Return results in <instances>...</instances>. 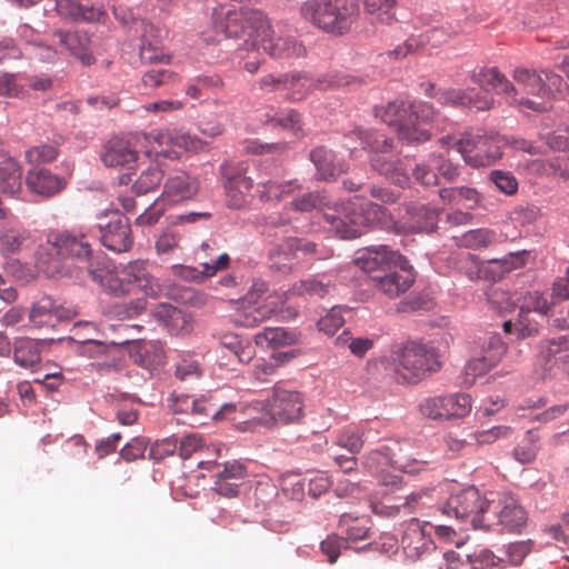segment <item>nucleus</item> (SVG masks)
Listing matches in <instances>:
<instances>
[{
	"label": "nucleus",
	"instance_id": "obj_1",
	"mask_svg": "<svg viewBox=\"0 0 569 569\" xmlns=\"http://www.w3.org/2000/svg\"><path fill=\"white\" fill-rule=\"evenodd\" d=\"M212 27L221 39H241L251 47L260 46L270 57L300 58L306 47L295 36L283 34V26L272 27L264 13L257 9L219 3L212 8Z\"/></svg>",
	"mask_w": 569,
	"mask_h": 569
},
{
	"label": "nucleus",
	"instance_id": "obj_2",
	"mask_svg": "<svg viewBox=\"0 0 569 569\" xmlns=\"http://www.w3.org/2000/svg\"><path fill=\"white\" fill-rule=\"evenodd\" d=\"M375 114L389 127H395L400 140L421 143L430 139V132L418 127L419 122H432L441 131L452 123L427 101L393 100L385 107H376Z\"/></svg>",
	"mask_w": 569,
	"mask_h": 569
},
{
	"label": "nucleus",
	"instance_id": "obj_3",
	"mask_svg": "<svg viewBox=\"0 0 569 569\" xmlns=\"http://www.w3.org/2000/svg\"><path fill=\"white\" fill-rule=\"evenodd\" d=\"M71 259L83 263L87 271L89 262H96L87 236L82 232L62 231L49 236L46 243L39 246L36 252V264L47 277L68 276L64 260Z\"/></svg>",
	"mask_w": 569,
	"mask_h": 569
},
{
	"label": "nucleus",
	"instance_id": "obj_4",
	"mask_svg": "<svg viewBox=\"0 0 569 569\" xmlns=\"http://www.w3.org/2000/svg\"><path fill=\"white\" fill-rule=\"evenodd\" d=\"M387 218V210L363 198L328 207L323 219L328 228L340 239L349 240L360 237L365 228L376 227Z\"/></svg>",
	"mask_w": 569,
	"mask_h": 569
},
{
	"label": "nucleus",
	"instance_id": "obj_5",
	"mask_svg": "<svg viewBox=\"0 0 569 569\" xmlns=\"http://www.w3.org/2000/svg\"><path fill=\"white\" fill-rule=\"evenodd\" d=\"M87 273L104 291L116 296L129 293L133 289L148 293L150 279L144 263L140 261L117 268L102 257L98 258L96 262H89Z\"/></svg>",
	"mask_w": 569,
	"mask_h": 569
},
{
	"label": "nucleus",
	"instance_id": "obj_6",
	"mask_svg": "<svg viewBox=\"0 0 569 569\" xmlns=\"http://www.w3.org/2000/svg\"><path fill=\"white\" fill-rule=\"evenodd\" d=\"M358 13L353 0H307L300 7L301 17L323 32L347 33Z\"/></svg>",
	"mask_w": 569,
	"mask_h": 569
},
{
	"label": "nucleus",
	"instance_id": "obj_7",
	"mask_svg": "<svg viewBox=\"0 0 569 569\" xmlns=\"http://www.w3.org/2000/svg\"><path fill=\"white\" fill-rule=\"evenodd\" d=\"M396 371L408 382H416L440 369L441 362L436 349L425 343L408 342L393 351Z\"/></svg>",
	"mask_w": 569,
	"mask_h": 569
},
{
	"label": "nucleus",
	"instance_id": "obj_8",
	"mask_svg": "<svg viewBox=\"0 0 569 569\" xmlns=\"http://www.w3.org/2000/svg\"><path fill=\"white\" fill-rule=\"evenodd\" d=\"M356 137L360 140L363 148L375 156L371 158V167L380 174L385 176L392 183L405 187L409 183V176L402 167L401 161L389 152L392 140L381 133H368L356 131L349 138Z\"/></svg>",
	"mask_w": 569,
	"mask_h": 569
},
{
	"label": "nucleus",
	"instance_id": "obj_9",
	"mask_svg": "<svg viewBox=\"0 0 569 569\" xmlns=\"http://www.w3.org/2000/svg\"><path fill=\"white\" fill-rule=\"evenodd\" d=\"M470 350L471 358L466 365V375L473 380L486 375L501 361L507 346L499 333L487 332L473 340Z\"/></svg>",
	"mask_w": 569,
	"mask_h": 569
},
{
	"label": "nucleus",
	"instance_id": "obj_10",
	"mask_svg": "<svg viewBox=\"0 0 569 569\" xmlns=\"http://www.w3.org/2000/svg\"><path fill=\"white\" fill-rule=\"evenodd\" d=\"M455 147L465 162L473 168L489 167L502 156L496 138L485 134L481 130L466 132L455 141Z\"/></svg>",
	"mask_w": 569,
	"mask_h": 569
},
{
	"label": "nucleus",
	"instance_id": "obj_11",
	"mask_svg": "<svg viewBox=\"0 0 569 569\" xmlns=\"http://www.w3.org/2000/svg\"><path fill=\"white\" fill-rule=\"evenodd\" d=\"M260 406L267 416L261 420L263 425L270 426L276 422L291 423L298 421L302 417L305 403L300 392L277 385L271 398L260 403Z\"/></svg>",
	"mask_w": 569,
	"mask_h": 569
},
{
	"label": "nucleus",
	"instance_id": "obj_12",
	"mask_svg": "<svg viewBox=\"0 0 569 569\" xmlns=\"http://www.w3.org/2000/svg\"><path fill=\"white\" fill-rule=\"evenodd\" d=\"M198 467L212 473L213 485L211 489L217 495L226 498H236L240 495H247L243 491V480L248 477V472L242 462L233 460L219 465L211 460H200Z\"/></svg>",
	"mask_w": 569,
	"mask_h": 569
},
{
	"label": "nucleus",
	"instance_id": "obj_13",
	"mask_svg": "<svg viewBox=\"0 0 569 569\" xmlns=\"http://www.w3.org/2000/svg\"><path fill=\"white\" fill-rule=\"evenodd\" d=\"M288 79L297 81L291 84L289 81L284 87L287 96L292 101H299L313 89L326 90L332 87L359 86L362 79L347 72H333L313 80L305 73L288 74Z\"/></svg>",
	"mask_w": 569,
	"mask_h": 569
},
{
	"label": "nucleus",
	"instance_id": "obj_14",
	"mask_svg": "<svg viewBox=\"0 0 569 569\" xmlns=\"http://www.w3.org/2000/svg\"><path fill=\"white\" fill-rule=\"evenodd\" d=\"M100 241L114 252L128 251L132 246L129 219L119 210L106 211L98 217Z\"/></svg>",
	"mask_w": 569,
	"mask_h": 569
},
{
	"label": "nucleus",
	"instance_id": "obj_15",
	"mask_svg": "<svg viewBox=\"0 0 569 569\" xmlns=\"http://www.w3.org/2000/svg\"><path fill=\"white\" fill-rule=\"evenodd\" d=\"M471 80L480 87L488 86L498 94H503L510 104L522 106L539 112L546 111L549 108L546 104L537 103L530 99H519L517 88L496 67H485L478 71H473Z\"/></svg>",
	"mask_w": 569,
	"mask_h": 569
},
{
	"label": "nucleus",
	"instance_id": "obj_16",
	"mask_svg": "<svg viewBox=\"0 0 569 569\" xmlns=\"http://www.w3.org/2000/svg\"><path fill=\"white\" fill-rule=\"evenodd\" d=\"M54 38L70 57L82 67H91L97 62L92 33L82 28L57 29Z\"/></svg>",
	"mask_w": 569,
	"mask_h": 569
},
{
	"label": "nucleus",
	"instance_id": "obj_17",
	"mask_svg": "<svg viewBox=\"0 0 569 569\" xmlns=\"http://www.w3.org/2000/svg\"><path fill=\"white\" fill-rule=\"evenodd\" d=\"M168 401L173 413H183L189 417L190 426H201L217 417L216 401L207 396L196 397L174 392Z\"/></svg>",
	"mask_w": 569,
	"mask_h": 569
},
{
	"label": "nucleus",
	"instance_id": "obj_18",
	"mask_svg": "<svg viewBox=\"0 0 569 569\" xmlns=\"http://www.w3.org/2000/svg\"><path fill=\"white\" fill-rule=\"evenodd\" d=\"M470 410L471 398L466 393L428 398L420 403L421 413L431 419L462 418Z\"/></svg>",
	"mask_w": 569,
	"mask_h": 569
},
{
	"label": "nucleus",
	"instance_id": "obj_19",
	"mask_svg": "<svg viewBox=\"0 0 569 569\" xmlns=\"http://www.w3.org/2000/svg\"><path fill=\"white\" fill-rule=\"evenodd\" d=\"M416 274L407 258L395 263L381 274L372 277L373 286L378 291L390 299L397 298L408 291L413 284Z\"/></svg>",
	"mask_w": 569,
	"mask_h": 569
},
{
	"label": "nucleus",
	"instance_id": "obj_20",
	"mask_svg": "<svg viewBox=\"0 0 569 569\" xmlns=\"http://www.w3.org/2000/svg\"><path fill=\"white\" fill-rule=\"evenodd\" d=\"M297 252H302L306 256H313L321 258L319 246L316 242L289 237L284 239L274 251L270 253V267L282 273H287L291 270L292 257Z\"/></svg>",
	"mask_w": 569,
	"mask_h": 569
},
{
	"label": "nucleus",
	"instance_id": "obj_21",
	"mask_svg": "<svg viewBox=\"0 0 569 569\" xmlns=\"http://www.w3.org/2000/svg\"><path fill=\"white\" fill-rule=\"evenodd\" d=\"M405 258L398 251L389 249L388 246L377 244L358 250L355 263L366 272L378 271L381 274L389 268H392L395 263L401 262Z\"/></svg>",
	"mask_w": 569,
	"mask_h": 569
},
{
	"label": "nucleus",
	"instance_id": "obj_22",
	"mask_svg": "<svg viewBox=\"0 0 569 569\" xmlns=\"http://www.w3.org/2000/svg\"><path fill=\"white\" fill-rule=\"evenodd\" d=\"M117 343H106L97 339L77 341L73 350L79 355L96 360L98 370L111 371L119 369Z\"/></svg>",
	"mask_w": 569,
	"mask_h": 569
},
{
	"label": "nucleus",
	"instance_id": "obj_23",
	"mask_svg": "<svg viewBox=\"0 0 569 569\" xmlns=\"http://www.w3.org/2000/svg\"><path fill=\"white\" fill-rule=\"evenodd\" d=\"M198 190L196 178L184 171H177L166 179L160 200L169 204L181 203L192 199Z\"/></svg>",
	"mask_w": 569,
	"mask_h": 569
},
{
	"label": "nucleus",
	"instance_id": "obj_24",
	"mask_svg": "<svg viewBox=\"0 0 569 569\" xmlns=\"http://www.w3.org/2000/svg\"><path fill=\"white\" fill-rule=\"evenodd\" d=\"M489 507V500H447L442 511L461 522H470L472 527H481L482 516L488 512Z\"/></svg>",
	"mask_w": 569,
	"mask_h": 569
},
{
	"label": "nucleus",
	"instance_id": "obj_25",
	"mask_svg": "<svg viewBox=\"0 0 569 569\" xmlns=\"http://www.w3.org/2000/svg\"><path fill=\"white\" fill-rule=\"evenodd\" d=\"M377 461L380 465H391L393 468L406 472L417 473L425 468L426 461L412 458L408 455L407 449L396 445V448L385 447L381 450L372 452L369 461Z\"/></svg>",
	"mask_w": 569,
	"mask_h": 569
},
{
	"label": "nucleus",
	"instance_id": "obj_26",
	"mask_svg": "<svg viewBox=\"0 0 569 569\" xmlns=\"http://www.w3.org/2000/svg\"><path fill=\"white\" fill-rule=\"evenodd\" d=\"M139 152L132 142L124 138L112 137L102 148L100 159L108 168L124 167L138 160Z\"/></svg>",
	"mask_w": 569,
	"mask_h": 569
},
{
	"label": "nucleus",
	"instance_id": "obj_27",
	"mask_svg": "<svg viewBox=\"0 0 569 569\" xmlns=\"http://www.w3.org/2000/svg\"><path fill=\"white\" fill-rule=\"evenodd\" d=\"M451 37V32L443 27H433L419 36H410L402 44L387 52L390 58L401 59L415 52L419 47L431 44L441 46Z\"/></svg>",
	"mask_w": 569,
	"mask_h": 569
},
{
	"label": "nucleus",
	"instance_id": "obj_28",
	"mask_svg": "<svg viewBox=\"0 0 569 569\" xmlns=\"http://www.w3.org/2000/svg\"><path fill=\"white\" fill-rule=\"evenodd\" d=\"M26 186L32 193L51 197L66 187V180L47 168L36 167L28 171Z\"/></svg>",
	"mask_w": 569,
	"mask_h": 569
},
{
	"label": "nucleus",
	"instance_id": "obj_29",
	"mask_svg": "<svg viewBox=\"0 0 569 569\" xmlns=\"http://www.w3.org/2000/svg\"><path fill=\"white\" fill-rule=\"evenodd\" d=\"M22 191V169L8 152L0 150V193L18 198Z\"/></svg>",
	"mask_w": 569,
	"mask_h": 569
},
{
	"label": "nucleus",
	"instance_id": "obj_30",
	"mask_svg": "<svg viewBox=\"0 0 569 569\" xmlns=\"http://www.w3.org/2000/svg\"><path fill=\"white\" fill-rule=\"evenodd\" d=\"M539 356L546 365L558 366L569 377V335L542 341Z\"/></svg>",
	"mask_w": 569,
	"mask_h": 569
},
{
	"label": "nucleus",
	"instance_id": "obj_31",
	"mask_svg": "<svg viewBox=\"0 0 569 569\" xmlns=\"http://www.w3.org/2000/svg\"><path fill=\"white\" fill-rule=\"evenodd\" d=\"M301 335L295 330L286 328H264L254 336V347L279 349L283 347L299 345Z\"/></svg>",
	"mask_w": 569,
	"mask_h": 569
},
{
	"label": "nucleus",
	"instance_id": "obj_32",
	"mask_svg": "<svg viewBox=\"0 0 569 569\" xmlns=\"http://www.w3.org/2000/svg\"><path fill=\"white\" fill-rule=\"evenodd\" d=\"M310 160L317 169L318 178L321 180L332 179L347 171L346 163L337 160L333 151L322 146L311 150Z\"/></svg>",
	"mask_w": 569,
	"mask_h": 569
},
{
	"label": "nucleus",
	"instance_id": "obj_33",
	"mask_svg": "<svg viewBox=\"0 0 569 569\" xmlns=\"http://www.w3.org/2000/svg\"><path fill=\"white\" fill-rule=\"evenodd\" d=\"M402 547L408 558L419 559L430 551H435L436 545L429 535H426L418 525L407 530L402 537Z\"/></svg>",
	"mask_w": 569,
	"mask_h": 569
},
{
	"label": "nucleus",
	"instance_id": "obj_34",
	"mask_svg": "<svg viewBox=\"0 0 569 569\" xmlns=\"http://www.w3.org/2000/svg\"><path fill=\"white\" fill-rule=\"evenodd\" d=\"M409 228L415 232H432L437 228L439 212L428 204L411 203L407 207Z\"/></svg>",
	"mask_w": 569,
	"mask_h": 569
},
{
	"label": "nucleus",
	"instance_id": "obj_35",
	"mask_svg": "<svg viewBox=\"0 0 569 569\" xmlns=\"http://www.w3.org/2000/svg\"><path fill=\"white\" fill-rule=\"evenodd\" d=\"M237 305L232 321L238 326L254 328L270 319L269 311L264 309L261 302H249L242 299Z\"/></svg>",
	"mask_w": 569,
	"mask_h": 569
},
{
	"label": "nucleus",
	"instance_id": "obj_36",
	"mask_svg": "<svg viewBox=\"0 0 569 569\" xmlns=\"http://www.w3.org/2000/svg\"><path fill=\"white\" fill-rule=\"evenodd\" d=\"M301 188L298 180L280 181L278 179H269L258 183V196L261 201L281 200L290 196L295 190Z\"/></svg>",
	"mask_w": 569,
	"mask_h": 569
},
{
	"label": "nucleus",
	"instance_id": "obj_37",
	"mask_svg": "<svg viewBox=\"0 0 569 569\" xmlns=\"http://www.w3.org/2000/svg\"><path fill=\"white\" fill-rule=\"evenodd\" d=\"M219 343L241 363L250 362L256 356V347L251 340L239 335L231 332L223 333L219 338Z\"/></svg>",
	"mask_w": 569,
	"mask_h": 569
},
{
	"label": "nucleus",
	"instance_id": "obj_38",
	"mask_svg": "<svg viewBox=\"0 0 569 569\" xmlns=\"http://www.w3.org/2000/svg\"><path fill=\"white\" fill-rule=\"evenodd\" d=\"M42 342L30 338H19L14 341V362L23 368H30L41 360Z\"/></svg>",
	"mask_w": 569,
	"mask_h": 569
},
{
	"label": "nucleus",
	"instance_id": "obj_39",
	"mask_svg": "<svg viewBox=\"0 0 569 569\" xmlns=\"http://www.w3.org/2000/svg\"><path fill=\"white\" fill-rule=\"evenodd\" d=\"M543 320L545 319H540L532 312H527L519 308L517 319L515 321H505L502 327L506 333H515L517 338H526L537 333L539 326Z\"/></svg>",
	"mask_w": 569,
	"mask_h": 569
},
{
	"label": "nucleus",
	"instance_id": "obj_40",
	"mask_svg": "<svg viewBox=\"0 0 569 569\" xmlns=\"http://www.w3.org/2000/svg\"><path fill=\"white\" fill-rule=\"evenodd\" d=\"M527 521V511L515 500L505 503L499 511L500 526L511 533H520Z\"/></svg>",
	"mask_w": 569,
	"mask_h": 569
},
{
	"label": "nucleus",
	"instance_id": "obj_41",
	"mask_svg": "<svg viewBox=\"0 0 569 569\" xmlns=\"http://www.w3.org/2000/svg\"><path fill=\"white\" fill-rule=\"evenodd\" d=\"M153 138L161 147L171 146L179 150H198L202 147L200 138L177 130L159 131Z\"/></svg>",
	"mask_w": 569,
	"mask_h": 569
},
{
	"label": "nucleus",
	"instance_id": "obj_42",
	"mask_svg": "<svg viewBox=\"0 0 569 569\" xmlns=\"http://www.w3.org/2000/svg\"><path fill=\"white\" fill-rule=\"evenodd\" d=\"M59 317V310L50 297H42L33 303L29 316L30 322L38 328L53 327Z\"/></svg>",
	"mask_w": 569,
	"mask_h": 569
},
{
	"label": "nucleus",
	"instance_id": "obj_43",
	"mask_svg": "<svg viewBox=\"0 0 569 569\" xmlns=\"http://www.w3.org/2000/svg\"><path fill=\"white\" fill-rule=\"evenodd\" d=\"M331 281L326 276H310L292 286V292L309 298H323L330 292Z\"/></svg>",
	"mask_w": 569,
	"mask_h": 569
},
{
	"label": "nucleus",
	"instance_id": "obj_44",
	"mask_svg": "<svg viewBox=\"0 0 569 569\" xmlns=\"http://www.w3.org/2000/svg\"><path fill=\"white\" fill-rule=\"evenodd\" d=\"M455 239L459 247L479 250L496 243L498 241V234L495 230L480 228L469 230Z\"/></svg>",
	"mask_w": 569,
	"mask_h": 569
},
{
	"label": "nucleus",
	"instance_id": "obj_45",
	"mask_svg": "<svg viewBox=\"0 0 569 569\" xmlns=\"http://www.w3.org/2000/svg\"><path fill=\"white\" fill-rule=\"evenodd\" d=\"M243 163H232L229 161L223 162L220 166V172L222 174L223 180L229 181L236 190L241 191L242 194L248 197L249 192L253 187V181L250 177L244 174Z\"/></svg>",
	"mask_w": 569,
	"mask_h": 569
},
{
	"label": "nucleus",
	"instance_id": "obj_46",
	"mask_svg": "<svg viewBox=\"0 0 569 569\" xmlns=\"http://www.w3.org/2000/svg\"><path fill=\"white\" fill-rule=\"evenodd\" d=\"M163 179V170L158 164H150L141 171L132 184L137 196H143L157 189Z\"/></svg>",
	"mask_w": 569,
	"mask_h": 569
},
{
	"label": "nucleus",
	"instance_id": "obj_47",
	"mask_svg": "<svg viewBox=\"0 0 569 569\" xmlns=\"http://www.w3.org/2000/svg\"><path fill=\"white\" fill-rule=\"evenodd\" d=\"M512 77L517 84L521 86L523 91L528 94L542 96V91L546 90L542 76L535 70L517 68Z\"/></svg>",
	"mask_w": 569,
	"mask_h": 569
},
{
	"label": "nucleus",
	"instance_id": "obj_48",
	"mask_svg": "<svg viewBox=\"0 0 569 569\" xmlns=\"http://www.w3.org/2000/svg\"><path fill=\"white\" fill-rule=\"evenodd\" d=\"M442 200L461 204L467 208H473L479 201V193L470 187H452L439 190Z\"/></svg>",
	"mask_w": 569,
	"mask_h": 569
},
{
	"label": "nucleus",
	"instance_id": "obj_49",
	"mask_svg": "<svg viewBox=\"0 0 569 569\" xmlns=\"http://www.w3.org/2000/svg\"><path fill=\"white\" fill-rule=\"evenodd\" d=\"M263 122L272 127H281L284 130L291 131L295 136L302 131L300 114L293 109L282 110L274 114L267 113Z\"/></svg>",
	"mask_w": 569,
	"mask_h": 569
},
{
	"label": "nucleus",
	"instance_id": "obj_50",
	"mask_svg": "<svg viewBox=\"0 0 569 569\" xmlns=\"http://www.w3.org/2000/svg\"><path fill=\"white\" fill-rule=\"evenodd\" d=\"M373 345V339L368 337H353L348 330H343V332L336 338V346L347 347L349 351L358 358H363Z\"/></svg>",
	"mask_w": 569,
	"mask_h": 569
},
{
	"label": "nucleus",
	"instance_id": "obj_51",
	"mask_svg": "<svg viewBox=\"0 0 569 569\" xmlns=\"http://www.w3.org/2000/svg\"><path fill=\"white\" fill-rule=\"evenodd\" d=\"M339 527L342 532H346L347 540L351 542L367 539L369 535V527L366 526L365 520L352 518L348 513H342L340 516Z\"/></svg>",
	"mask_w": 569,
	"mask_h": 569
},
{
	"label": "nucleus",
	"instance_id": "obj_52",
	"mask_svg": "<svg viewBox=\"0 0 569 569\" xmlns=\"http://www.w3.org/2000/svg\"><path fill=\"white\" fill-rule=\"evenodd\" d=\"M490 308L500 315H507L516 309L513 296L501 288H495L487 293Z\"/></svg>",
	"mask_w": 569,
	"mask_h": 569
},
{
	"label": "nucleus",
	"instance_id": "obj_53",
	"mask_svg": "<svg viewBox=\"0 0 569 569\" xmlns=\"http://www.w3.org/2000/svg\"><path fill=\"white\" fill-rule=\"evenodd\" d=\"M396 3V0H365V8L381 22L391 24L396 20L393 13Z\"/></svg>",
	"mask_w": 569,
	"mask_h": 569
},
{
	"label": "nucleus",
	"instance_id": "obj_54",
	"mask_svg": "<svg viewBox=\"0 0 569 569\" xmlns=\"http://www.w3.org/2000/svg\"><path fill=\"white\" fill-rule=\"evenodd\" d=\"M336 445L355 455L360 451L363 445L362 433L359 429L348 428L339 431L335 440Z\"/></svg>",
	"mask_w": 569,
	"mask_h": 569
},
{
	"label": "nucleus",
	"instance_id": "obj_55",
	"mask_svg": "<svg viewBox=\"0 0 569 569\" xmlns=\"http://www.w3.org/2000/svg\"><path fill=\"white\" fill-rule=\"evenodd\" d=\"M281 492L287 498H305L307 479L299 475H287L280 480Z\"/></svg>",
	"mask_w": 569,
	"mask_h": 569
},
{
	"label": "nucleus",
	"instance_id": "obj_56",
	"mask_svg": "<svg viewBox=\"0 0 569 569\" xmlns=\"http://www.w3.org/2000/svg\"><path fill=\"white\" fill-rule=\"evenodd\" d=\"M465 93L463 107L473 108L478 111H487L493 107L495 100L486 90L468 88Z\"/></svg>",
	"mask_w": 569,
	"mask_h": 569
},
{
	"label": "nucleus",
	"instance_id": "obj_57",
	"mask_svg": "<svg viewBox=\"0 0 569 569\" xmlns=\"http://www.w3.org/2000/svg\"><path fill=\"white\" fill-rule=\"evenodd\" d=\"M519 308L526 310L527 312H532L540 319H545L550 306L542 293L539 291H532L528 292L523 297V301Z\"/></svg>",
	"mask_w": 569,
	"mask_h": 569
},
{
	"label": "nucleus",
	"instance_id": "obj_58",
	"mask_svg": "<svg viewBox=\"0 0 569 569\" xmlns=\"http://www.w3.org/2000/svg\"><path fill=\"white\" fill-rule=\"evenodd\" d=\"M23 93V84L19 73L0 71V97L19 98Z\"/></svg>",
	"mask_w": 569,
	"mask_h": 569
},
{
	"label": "nucleus",
	"instance_id": "obj_59",
	"mask_svg": "<svg viewBox=\"0 0 569 569\" xmlns=\"http://www.w3.org/2000/svg\"><path fill=\"white\" fill-rule=\"evenodd\" d=\"M106 16L102 4L91 3L89 0H81L79 3V13L74 22H100Z\"/></svg>",
	"mask_w": 569,
	"mask_h": 569
},
{
	"label": "nucleus",
	"instance_id": "obj_60",
	"mask_svg": "<svg viewBox=\"0 0 569 569\" xmlns=\"http://www.w3.org/2000/svg\"><path fill=\"white\" fill-rule=\"evenodd\" d=\"M28 239L27 232L7 231L0 237V251L6 256L16 253Z\"/></svg>",
	"mask_w": 569,
	"mask_h": 569
},
{
	"label": "nucleus",
	"instance_id": "obj_61",
	"mask_svg": "<svg viewBox=\"0 0 569 569\" xmlns=\"http://www.w3.org/2000/svg\"><path fill=\"white\" fill-rule=\"evenodd\" d=\"M343 323L345 318L341 309L332 307L322 318H320L318 321V328L326 335L332 336L343 326Z\"/></svg>",
	"mask_w": 569,
	"mask_h": 569
},
{
	"label": "nucleus",
	"instance_id": "obj_62",
	"mask_svg": "<svg viewBox=\"0 0 569 569\" xmlns=\"http://www.w3.org/2000/svg\"><path fill=\"white\" fill-rule=\"evenodd\" d=\"M533 546L535 543L530 539L507 545V560H509V562L513 566L521 565L527 555L532 551Z\"/></svg>",
	"mask_w": 569,
	"mask_h": 569
},
{
	"label": "nucleus",
	"instance_id": "obj_63",
	"mask_svg": "<svg viewBox=\"0 0 569 569\" xmlns=\"http://www.w3.org/2000/svg\"><path fill=\"white\" fill-rule=\"evenodd\" d=\"M471 569H495L499 567L502 559L488 549L468 556Z\"/></svg>",
	"mask_w": 569,
	"mask_h": 569
},
{
	"label": "nucleus",
	"instance_id": "obj_64",
	"mask_svg": "<svg viewBox=\"0 0 569 569\" xmlns=\"http://www.w3.org/2000/svg\"><path fill=\"white\" fill-rule=\"evenodd\" d=\"M327 203L326 197L319 192H308L291 201L290 206L297 211L307 212L315 208L325 207Z\"/></svg>",
	"mask_w": 569,
	"mask_h": 569
}]
</instances>
